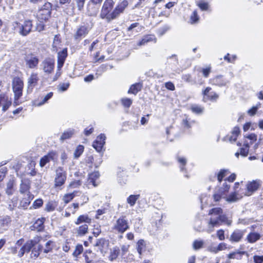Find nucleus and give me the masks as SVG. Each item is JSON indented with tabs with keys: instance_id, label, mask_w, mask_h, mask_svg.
<instances>
[{
	"instance_id": "f257e3e1",
	"label": "nucleus",
	"mask_w": 263,
	"mask_h": 263,
	"mask_svg": "<svg viewBox=\"0 0 263 263\" xmlns=\"http://www.w3.org/2000/svg\"><path fill=\"white\" fill-rule=\"evenodd\" d=\"M209 215L211 217L208 221V228L206 230L208 233L213 232L215 227L219 226L222 223L227 226L231 224L232 220L223 214V211L220 208L211 209L209 212Z\"/></svg>"
},
{
	"instance_id": "f03ea898",
	"label": "nucleus",
	"mask_w": 263,
	"mask_h": 263,
	"mask_svg": "<svg viewBox=\"0 0 263 263\" xmlns=\"http://www.w3.org/2000/svg\"><path fill=\"white\" fill-rule=\"evenodd\" d=\"M236 179V175L232 174L227 179L224 180L222 185L216 190L213 194V199L215 202L219 201L222 197H224L226 194L229 192L230 185L228 182H233Z\"/></svg>"
},
{
	"instance_id": "7ed1b4c3",
	"label": "nucleus",
	"mask_w": 263,
	"mask_h": 263,
	"mask_svg": "<svg viewBox=\"0 0 263 263\" xmlns=\"http://www.w3.org/2000/svg\"><path fill=\"white\" fill-rule=\"evenodd\" d=\"M24 83L20 78L15 77L12 82V89L14 94L13 105L14 106L20 105L22 102L19 99L22 96Z\"/></svg>"
},
{
	"instance_id": "20e7f679",
	"label": "nucleus",
	"mask_w": 263,
	"mask_h": 263,
	"mask_svg": "<svg viewBox=\"0 0 263 263\" xmlns=\"http://www.w3.org/2000/svg\"><path fill=\"white\" fill-rule=\"evenodd\" d=\"M67 178V173L63 167L59 166L55 170L54 185L55 188L61 190Z\"/></svg>"
},
{
	"instance_id": "39448f33",
	"label": "nucleus",
	"mask_w": 263,
	"mask_h": 263,
	"mask_svg": "<svg viewBox=\"0 0 263 263\" xmlns=\"http://www.w3.org/2000/svg\"><path fill=\"white\" fill-rule=\"evenodd\" d=\"M14 28L18 31L19 33L23 36L28 34L32 28V22L29 20L25 21L23 24L15 22L13 24Z\"/></svg>"
},
{
	"instance_id": "423d86ee",
	"label": "nucleus",
	"mask_w": 263,
	"mask_h": 263,
	"mask_svg": "<svg viewBox=\"0 0 263 263\" xmlns=\"http://www.w3.org/2000/svg\"><path fill=\"white\" fill-rule=\"evenodd\" d=\"M114 5L113 0H106L102 6L100 16L102 18H106L108 21L113 20L112 17V12L110 11L112 10Z\"/></svg>"
},
{
	"instance_id": "0eeeda50",
	"label": "nucleus",
	"mask_w": 263,
	"mask_h": 263,
	"mask_svg": "<svg viewBox=\"0 0 263 263\" xmlns=\"http://www.w3.org/2000/svg\"><path fill=\"white\" fill-rule=\"evenodd\" d=\"M51 9V4L46 3L37 13L36 17L38 21L41 22L47 21L50 17Z\"/></svg>"
},
{
	"instance_id": "6e6552de",
	"label": "nucleus",
	"mask_w": 263,
	"mask_h": 263,
	"mask_svg": "<svg viewBox=\"0 0 263 263\" xmlns=\"http://www.w3.org/2000/svg\"><path fill=\"white\" fill-rule=\"evenodd\" d=\"M129 229L128 220L125 216H120L115 223L113 229L120 233H123Z\"/></svg>"
},
{
	"instance_id": "1a4fd4ad",
	"label": "nucleus",
	"mask_w": 263,
	"mask_h": 263,
	"mask_svg": "<svg viewBox=\"0 0 263 263\" xmlns=\"http://www.w3.org/2000/svg\"><path fill=\"white\" fill-rule=\"evenodd\" d=\"M41 69L46 74H51L54 70V60L52 58H46L41 63Z\"/></svg>"
},
{
	"instance_id": "9d476101",
	"label": "nucleus",
	"mask_w": 263,
	"mask_h": 263,
	"mask_svg": "<svg viewBox=\"0 0 263 263\" xmlns=\"http://www.w3.org/2000/svg\"><path fill=\"white\" fill-rule=\"evenodd\" d=\"M260 185L258 181H252L248 182L246 185L245 187L242 189V194L244 196H251L254 192L258 190Z\"/></svg>"
},
{
	"instance_id": "9b49d317",
	"label": "nucleus",
	"mask_w": 263,
	"mask_h": 263,
	"mask_svg": "<svg viewBox=\"0 0 263 263\" xmlns=\"http://www.w3.org/2000/svg\"><path fill=\"white\" fill-rule=\"evenodd\" d=\"M25 62L27 67L30 69H34L37 67L39 59L35 54L30 53L26 55Z\"/></svg>"
},
{
	"instance_id": "f8f14e48",
	"label": "nucleus",
	"mask_w": 263,
	"mask_h": 263,
	"mask_svg": "<svg viewBox=\"0 0 263 263\" xmlns=\"http://www.w3.org/2000/svg\"><path fill=\"white\" fill-rule=\"evenodd\" d=\"M85 263H104V261L91 251H87L84 254Z\"/></svg>"
},
{
	"instance_id": "ddd939ff",
	"label": "nucleus",
	"mask_w": 263,
	"mask_h": 263,
	"mask_svg": "<svg viewBox=\"0 0 263 263\" xmlns=\"http://www.w3.org/2000/svg\"><path fill=\"white\" fill-rule=\"evenodd\" d=\"M109 245L108 240L104 238H100L97 239L95 246L98 247L103 256H105L107 252Z\"/></svg>"
},
{
	"instance_id": "4468645a",
	"label": "nucleus",
	"mask_w": 263,
	"mask_h": 263,
	"mask_svg": "<svg viewBox=\"0 0 263 263\" xmlns=\"http://www.w3.org/2000/svg\"><path fill=\"white\" fill-rule=\"evenodd\" d=\"M89 30V27L85 25L79 26L73 35L74 39L77 41L81 40L88 33Z\"/></svg>"
},
{
	"instance_id": "2eb2a0df",
	"label": "nucleus",
	"mask_w": 263,
	"mask_h": 263,
	"mask_svg": "<svg viewBox=\"0 0 263 263\" xmlns=\"http://www.w3.org/2000/svg\"><path fill=\"white\" fill-rule=\"evenodd\" d=\"M209 83L219 87L226 86L229 81L222 75H217L209 80Z\"/></svg>"
},
{
	"instance_id": "dca6fc26",
	"label": "nucleus",
	"mask_w": 263,
	"mask_h": 263,
	"mask_svg": "<svg viewBox=\"0 0 263 263\" xmlns=\"http://www.w3.org/2000/svg\"><path fill=\"white\" fill-rule=\"evenodd\" d=\"M211 87H208L203 91V101L206 102L208 100L216 101L218 99L219 97L218 95L214 91H211Z\"/></svg>"
},
{
	"instance_id": "f3484780",
	"label": "nucleus",
	"mask_w": 263,
	"mask_h": 263,
	"mask_svg": "<svg viewBox=\"0 0 263 263\" xmlns=\"http://www.w3.org/2000/svg\"><path fill=\"white\" fill-rule=\"evenodd\" d=\"M106 137L104 134H100L98 136L96 140L93 142L92 146L96 150L99 152L102 149L105 143Z\"/></svg>"
},
{
	"instance_id": "a211bd4d",
	"label": "nucleus",
	"mask_w": 263,
	"mask_h": 263,
	"mask_svg": "<svg viewBox=\"0 0 263 263\" xmlns=\"http://www.w3.org/2000/svg\"><path fill=\"white\" fill-rule=\"evenodd\" d=\"M11 104L12 102L10 98L4 94L0 95V107H2L3 112H5Z\"/></svg>"
},
{
	"instance_id": "6ab92c4d",
	"label": "nucleus",
	"mask_w": 263,
	"mask_h": 263,
	"mask_svg": "<svg viewBox=\"0 0 263 263\" xmlns=\"http://www.w3.org/2000/svg\"><path fill=\"white\" fill-rule=\"evenodd\" d=\"M127 5L128 2L125 0L119 4L112 12L111 17L113 18V20L118 17L120 13H122Z\"/></svg>"
},
{
	"instance_id": "aec40b11",
	"label": "nucleus",
	"mask_w": 263,
	"mask_h": 263,
	"mask_svg": "<svg viewBox=\"0 0 263 263\" xmlns=\"http://www.w3.org/2000/svg\"><path fill=\"white\" fill-rule=\"evenodd\" d=\"M227 195V194L226 195ZM243 196H244V195L242 194V192H233L231 193L228 197H226L225 196L224 197H222V198H226V200L229 202H235L237 201L238 200L240 199Z\"/></svg>"
},
{
	"instance_id": "412c9836",
	"label": "nucleus",
	"mask_w": 263,
	"mask_h": 263,
	"mask_svg": "<svg viewBox=\"0 0 263 263\" xmlns=\"http://www.w3.org/2000/svg\"><path fill=\"white\" fill-rule=\"evenodd\" d=\"M100 174L98 172H94L90 174L86 182V185L89 188L90 185H92L94 187L98 185V182L97 180L99 178Z\"/></svg>"
},
{
	"instance_id": "4be33fe9",
	"label": "nucleus",
	"mask_w": 263,
	"mask_h": 263,
	"mask_svg": "<svg viewBox=\"0 0 263 263\" xmlns=\"http://www.w3.org/2000/svg\"><path fill=\"white\" fill-rule=\"evenodd\" d=\"M67 57V48H64L62 51H59L58 53V68L59 70L61 69L62 67H63Z\"/></svg>"
},
{
	"instance_id": "5701e85b",
	"label": "nucleus",
	"mask_w": 263,
	"mask_h": 263,
	"mask_svg": "<svg viewBox=\"0 0 263 263\" xmlns=\"http://www.w3.org/2000/svg\"><path fill=\"white\" fill-rule=\"evenodd\" d=\"M245 233L246 230H236L231 235L230 240L231 241L239 242Z\"/></svg>"
},
{
	"instance_id": "b1692460",
	"label": "nucleus",
	"mask_w": 263,
	"mask_h": 263,
	"mask_svg": "<svg viewBox=\"0 0 263 263\" xmlns=\"http://www.w3.org/2000/svg\"><path fill=\"white\" fill-rule=\"evenodd\" d=\"M53 95V93L52 92H48L45 96L42 97L40 101L34 100L33 102V105L37 107L42 106L48 102V101L52 97Z\"/></svg>"
},
{
	"instance_id": "393cba45",
	"label": "nucleus",
	"mask_w": 263,
	"mask_h": 263,
	"mask_svg": "<svg viewBox=\"0 0 263 263\" xmlns=\"http://www.w3.org/2000/svg\"><path fill=\"white\" fill-rule=\"evenodd\" d=\"M39 81V78L38 74L36 72H32L28 79V88L32 89L33 87L37 84Z\"/></svg>"
},
{
	"instance_id": "a878e982",
	"label": "nucleus",
	"mask_w": 263,
	"mask_h": 263,
	"mask_svg": "<svg viewBox=\"0 0 263 263\" xmlns=\"http://www.w3.org/2000/svg\"><path fill=\"white\" fill-rule=\"evenodd\" d=\"M15 180L13 178L9 179L6 184L5 192L7 195L11 196L13 194L15 191Z\"/></svg>"
},
{
	"instance_id": "bb28decb",
	"label": "nucleus",
	"mask_w": 263,
	"mask_h": 263,
	"mask_svg": "<svg viewBox=\"0 0 263 263\" xmlns=\"http://www.w3.org/2000/svg\"><path fill=\"white\" fill-rule=\"evenodd\" d=\"M57 155L54 152L49 153L47 155L42 157L40 160V165L41 167L44 166L47 163L49 162L50 160H53L55 159Z\"/></svg>"
},
{
	"instance_id": "cd10ccee",
	"label": "nucleus",
	"mask_w": 263,
	"mask_h": 263,
	"mask_svg": "<svg viewBox=\"0 0 263 263\" xmlns=\"http://www.w3.org/2000/svg\"><path fill=\"white\" fill-rule=\"evenodd\" d=\"M120 253V250L117 246H115L111 248L109 251V254L108 257V260L113 261L116 260L119 256Z\"/></svg>"
},
{
	"instance_id": "c85d7f7f",
	"label": "nucleus",
	"mask_w": 263,
	"mask_h": 263,
	"mask_svg": "<svg viewBox=\"0 0 263 263\" xmlns=\"http://www.w3.org/2000/svg\"><path fill=\"white\" fill-rule=\"evenodd\" d=\"M156 42V39L154 35H146L144 36L141 40L139 41L138 43V45L139 46H144L147 43L150 42Z\"/></svg>"
},
{
	"instance_id": "c756f323",
	"label": "nucleus",
	"mask_w": 263,
	"mask_h": 263,
	"mask_svg": "<svg viewBox=\"0 0 263 263\" xmlns=\"http://www.w3.org/2000/svg\"><path fill=\"white\" fill-rule=\"evenodd\" d=\"M166 63L171 66V68L173 69L177 67L178 65V59L177 55L172 54L167 58Z\"/></svg>"
},
{
	"instance_id": "7c9ffc66",
	"label": "nucleus",
	"mask_w": 263,
	"mask_h": 263,
	"mask_svg": "<svg viewBox=\"0 0 263 263\" xmlns=\"http://www.w3.org/2000/svg\"><path fill=\"white\" fill-rule=\"evenodd\" d=\"M24 197L21 201L20 206L23 208H26L30 204L32 197L30 192L24 194Z\"/></svg>"
},
{
	"instance_id": "2f4dec72",
	"label": "nucleus",
	"mask_w": 263,
	"mask_h": 263,
	"mask_svg": "<svg viewBox=\"0 0 263 263\" xmlns=\"http://www.w3.org/2000/svg\"><path fill=\"white\" fill-rule=\"evenodd\" d=\"M91 222V219L86 214L79 216L74 223L77 225H79L82 223H85V224H87L90 223Z\"/></svg>"
},
{
	"instance_id": "473e14b6",
	"label": "nucleus",
	"mask_w": 263,
	"mask_h": 263,
	"mask_svg": "<svg viewBox=\"0 0 263 263\" xmlns=\"http://www.w3.org/2000/svg\"><path fill=\"white\" fill-rule=\"evenodd\" d=\"M190 109L194 114L201 115L204 112V108L200 105L194 104L190 106Z\"/></svg>"
},
{
	"instance_id": "72a5a7b5",
	"label": "nucleus",
	"mask_w": 263,
	"mask_h": 263,
	"mask_svg": "<svg viewBox=\"0 0 263 263\" xmlns=\"http://www.w3.org/2000/svg\"><path fill=\"white\" fill-rule=\"evenodd\" d=\"M142 88V85L141 83H135L131 85L128 91V93L136 95L139 91L141 90Z\"/></svg>"
},
{
	"instance_id": "f704fd0d",
	"label": "nucleus",
	"mask_w": 263,
	"mask_h": 263,
	"mask_svg": "<svg viewBox=\"0 0 263 263\" xmlns=\"http://www.w3.org/2000/svg\"><path fill=\"white\" fill-rule=\"evenodd\" d=\"M88 226L87 224H83L76 229L78 236H82L88 233Z\"/></svg>"
},
{
	"instance_id": "c9c22d12",
	"label": "nucleus",
	"mask_w": 263,
	"mask_h": 263,
	"mask_svg": "<svg viewBox=\"0 0 263 263\" xmlns=\"http://www.w3.org/2000/svg\"><path fill=\"white\" fill-rule=\"evenodd\" d=\"M75 133V130L73 129H69L65 131L60 137V140L63 141L65 140L70 138Z\"/></svg>"
},
{
	"instance_id": "e433bc0d",
	"label": "nucleus",
	"mask_w": 263,
	"mask_h": 263,
	"mask_svg": "<svg viewBox=\"0 0 263 263\" xmlns=\"http://www.w3.org/2000/svg\"><path fill=\"white\" fill-rule=\"evenodd\" d=\"M55 247V242L52 240H49L47 241L45 245V247L43 249V252L44 253L50 252Z\"/></svg>"
},
{
	"instance_id": "4c0bfd02",
	"label": "nucleus",
	"mask_w": 263,
	"mask_h": 263,
	"mask_svg": "<svg viewBox=\"0 0 263 263\" xmlns=\"http://www.w3.org/2000/svg\"><path fill=\"white\" fill-rule=\"evenodd\" d=\"M137 250L138 253L141 255L146 250V243L143 239L139 240L137 243Z\"/></svg>"
},
{
	"instance_id": "58836bf2",
	"label": "nucleus",
	"mask_w": 263,
	"mask_h": 263,
	"mask_svg": "<svg viewBox=\"0 0 263 263\" xmlns=\"http://www.w3.org/2000/svg\"><path fill=\"white\" fill-rule=\"evenodd\" d=\"M78 193V191H74L71 193H67L65 194L63 197L62 200L65 203H68L70 201H71L77 195Z\"/></svg>"
},
{
	"instance_id": "ea45409f",
	"label": "nucleus",
	"mask_w": 263,
	"mask_h": 263,
	"mask_svg": "<svg viewBox=\"0 0 263 263\" xmlns=\"http://www.w3.org/2000/svg\"><path fill=\"white\" fill-rule=\"evenodd\" d=\"M260 237L259 234L257 233H250L247 236V240L250 243H254L258 240Z\"/></svg>"
},
{
	"instance_id": "a19ab883",
	"label": "nucleus",
	"mask_w": 263,
	"mask_h": 263,
	"mask_svg": "<svg viewBox=\"0 0 263 263\" xmlns=\"http://www.w3.org/2000/svg\"><path fill=\"white\" fill-rule=\"evenodd\" d=\"M43 250V247L41 245L33 247L32 250L31 257L36 258L39 255L40 252Z\"/></svg>"
},
{
	"instance_id": "79ce46f5",
	"label": "nucleus",
	"mask_w": 263,
	"mask_h": 263,
	"mask_svg": "<svg viewBox=\"0 0 263 263\" xmlns=\"http://www.w3.org/2000/svg\"><path fill=\"white\" fill-rule=\"evenodd\" d=\"M57 203L54 201H50L45 205V211L47 212H52L54 211L57 206Z\"/></svg>"
},
{
	"instance_id": "37998d69",
	"label": "nucleus",
	"mask_w": 263,
	"mask_h": 263,
	"mask_svg": "<svg viewBox=\"0 0 263 263\" xmlns=\"http://www.w3.org/2000/svg\"><path fill=\"white\" fill-rule=\"evenodd\" d=\"M120 101L122 105L124 108H129L133 103V100L127 97L121 98Z\"/></svg>"
},
{
	"instance_id": "c03bdc74",
	"label": "nucleus",
	"mask_w": 263,
	"mask_h": 263,
	"mask_svg": "<svg viewBox=\"0 0 263 263\" xmlns=\"http://www.w3.org/2000/svg\"><path fill=\"white\" fill-rule=\"evenodd\" d=\"M249 143L247 142H245L243 144V147L240 149V155L242 157H246L249 153Z\"/></svg>"
},
{
	"instance_id": "a18cd8bd",
	"label": "nucleus",
	"mask_w": 263,
	"mask_h": 263,
	"mask_svg": "<svg viewBox=\"0 0 263 263\" xmlns=\"http://www.w3.org/2000/svg\"><path fill=\"white\" fill-rule=\"evenodd\" d=\"M139 195H131L127 198V202L131 206H134L136 201L139 198Z\"/></svg>"
},
{
	"instance_id": "49530a36",
	"label": "nucleus",
	"mask_w": 263,
	"mask_h": 263,
	"mask_svg": "<svg viewBox=\"0 0 263 263\" xmlns=\"http://www.w3.org/2000/svg\"><path fill=\"white\" fill-rule=\"evenodd\" d=\"M79 203H73L69 205L66 209L71 214H74L79 208Z\"/></svg>"
},
{
	"instance_id": "de8ad7c7",
	"label": "nucleus",
	"mask_w": 263,
	"mask_h": 263,
	"mask_svg": "<svg viewBox=\"0 0 263 263\" xmlns=\"http://www.w3.org/2000/svg\"><path fill=\"white\" fill-rule=\"evenodd\" d=\"M204 241L202 240H195L193 243V248L195 250H197L203 248Z\"/></svg>"
},
{
	"instance_id": "09e8293b",
	"label": "nucleus",
	"mask_w": 263,
	"mask_h": 263,
	"mask_svg": "<svg viewBox=\"0 0 263 263\" xmlns=\"http://www.w3.org/2000/svg\"><path fill=\"white\" fill-rule=\"evenodd\" d=\"M84 147L82 145H79L74 152V157L78 158L83 153Z\"/></svg>"
},
{
	"instance_id": "8fccbe9b",
	"label": "nucleus",
	"mask_w": 263,
	"mask_h": 263,
	"mask_svg": "<svg viewBox=\"0 0 263 263\" xmlns=\"http://www.w3.org/2000/svg\"><path fill=\"white\" fill-rule=\"evenodd\" d=\"M228 174V170H221L217 174V180L219 182H221L223 179Z\"/></svg>"
},
{
	"instance_id": "3c124183",
	"label": "nucleus",
	"mask_w": 263,
	"mask_h": 263,
	"mask_svg": "<svg viewBox=\"0 0 263 263\" xmlns=\"http://www.w3.org/2000/svg\"><path fill=\"white\" fill-rule=\"evenodd\" d=\"M29 185L28 183L22 182L20 185V192L21 194H27L29 192Z\"/></svg>"
},
{
	"instance_id": "603ef678",
	"label": "nucleus",
	"mask_w": 263,
	"mask_h": 263,
	"mask_svg": "<svg viewBox=\"0 0 263 263\" xmlns=\"http://www.w3.org/2000/svg\"><path fill=\"white\" fill-rule=\"evenodd\" d=\"M177 161L179 163L180 170L183 171L185 170L184 166L186 164V159L183 157L178 156L177 157Z\"/></svg>"
},
{
	"instance_id": "864d4df0",
	"label": "nucleus",
	"mask_w": 263,
	"mask_h": 263,
	"mask_svg": "<svg viewBox=\"0 0 263 263\" xmlns=\"http://www.w3.org/2000/svg\"><path fill=\"white\" fill-rule=\"evenodd\" d=\"M45 219L42 218L41 219H38L34 224V227L36 228L39 231H40L43 229L44 222Z\"/></svg>"
},
{
	"instance_id": "5fc2aeb1",
	"label": "nucleus",
	"mask_w": 263,
	"mask_h": 263,
	"mask_svg": "<svg viewBox=\"0 0 263 263\" xmlns=\"http://www.w3.org/2000/svg\"><path fill=\"white\" fill-rule=\"evenodd\" d=\"M199 21V16L196 11H194L190 16V22L191 24H195Z\"/></svg>"
},
{
	"instance_id": "6e6d98bb",
	"label": "nucleus",
	"mask_w": 263,
	"mask_h": 263,
	"mask_svg": "<svg viewBox=\"0 0 263 263\" xmlns=\"http://www.w3.org/2000/svg\"><path fill=\"white\" fill-rule=\"evenodd\" d=\"M223 59L225 61H227L228 63H233L236 59H237V57L236 55H230L229 53H227L224 57Z\"/></svg>"
},
{
	"instance_id": "4d7b16f0",
	"label": "nucleus",
	"mask_w": 263,
	"mask_h": 263,
	"mask_svg": "<svg viewBox=\"0 0 263 263\" xmlns=\"http://www.w3.org/2000/svg\"><path fill=\"white\" fill-rule=\"evenodd\" d=\"M11 221V218L9 216H6L1 219V224L3 227H8Z\"/></svg>"
},
{
	"instance_id": "13d9d810",
	"label": "nucleus",
	"mask_w": 263,
	"mask_h": 263,
	"mask_svg": "<svg viewBox=\"0 0 263 263\" xmlns=\"http://www.w3.org/2000/svg\"><path fill=\"white\" fill-rule=\"evenodd\" d=\"M81 185V182L80 180H75L71 182L68 186H67V189L68 190L77 188Z\"/></svg>"
},
{
	"instance_id": "bf43d9fd",
	"label": "nucleus",
	"mask_w": 263,
	"mask_h": 263,
	"mask_svg": "<svg viewBox=\"0 0 263 263\" xmlns=\"http://www.w3.org/2000/svg\"><path fill=\"white\" fill-rule=\"evenodd\" d=\"M83 251V247L82 245H78L76 246L74 251L73 253V255L75 257H77Z\"/></svg>"
},
{
	"instance_id": "052dcab7",
	"label": "nucleus",
	"mask_w": 263,
	"mask_h": 263,
	"mask_svg": "<svg viewBox=\"0 0 263 263\" xmlns=\"http://www.w3.org/2000/svg\"><path fill=\"white\" fill-rule=\"evenodd\" d=\"M170 29V27L167 25H164L162 27L159 29L158 33L159 35H163L165 32H166Z\"/></svg>"
},
{
	"instance_id": "680f3d73",
	"label": "nucleus",
	"mask_w": 263,
	"mask_h": 263,
	"mask_svg": "<svg viewBox=\"0 0 263 263\" xmlns=\"http://www.w3.org/2000/svg\"><path fill=\"white\" fill-rule=\"evenodd\" d=\"M258 108L259 106L257 105L253 106L247 111V113L249 116H253L256 114Z\"/></svg>"
},
{
	"instance_id": "e2e57ef3",
	"label": "nucleus",
	"mask_w": 263,
	"mask_h": 263,
	"mask_svg": "<svg viewBox=\"0 0 263 263\" xmlns=\"http://www.w3.org/2000/svg\"><path fill=\"white\" fill-rule=\"evenodd\" d=\"M32 241L28 240L23 246L24 249L26 251V252H29L30 250L33 248V244Z\"/></svg>"
},
{
	"instance_id": "0e129e2a",
	"label": "nucleus",
	"mask_w": 263,
	"mask_h": 263,
	"mask_svg": "<svg viewBox=\"0 0 263 263\" xmlns=\"http://www.w3.org/2000/svg\"><path fill=\"white\" fill-rule=\"evenodd\" d=\"M43 201L42 199H37L35 200L33 203V207L34 209H37L42 206Z\"/></svg>"
},
{
	"instance_id": "69168bd1",
	"label": "nucleus",
	"mask_w": 263,
	"mask_h": 263,
	"mask_svg": "<svg viewBox=\"0 0 263 263\" xmlns=\"http://www.w3.org/2000/svg\"><path fill=\"white\" fill-rule=\"evenodd\" d=\"M77 6L80 11L83 9L85 0H76Z\"/></svg>"
},
{
	"instance_id": "338daca9",
	"label": "nucleus",
	"mask_w": 263,
	"mask_h": 263,
	"mask_svg": "<svg viewBox=\"0 0 263 263\" xmlns=\"http://www.w3.org/2000/svg\"><path fill=\"white\" fill-rule=\"evenodd\" d=\"M101 232V227L99 225L94 226L93 229V234L95 237H97Z\"/></svg>"
},
{
	"instance_id": "774afa93",
	"label": "nucleus",
	"mask_w": 263,
	"mask_h": 263,
	"mask_svg": "<svg viewBox=\"0 0 263 263\" xmlns=\"http://www.w3.org/2000/svg\"><path fill=\"white\" fill-rule=\"evenodd\" d=\"M254 261L255 263H262L263 262V255L258 256L254 255L253 257Z\"/></svg>"
}]
</instances>
